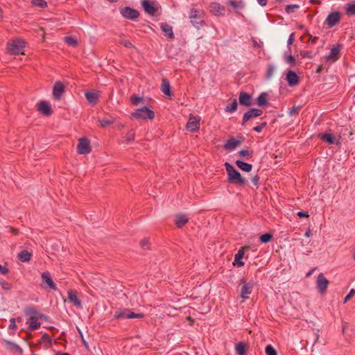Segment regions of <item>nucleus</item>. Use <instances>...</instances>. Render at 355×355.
Returning <instances> with one entry per match:
<instances>
[{"label":"nucleus","instance_id":"30","mask_svg":"<svg viewBox=\"0 0 355 355\" xmlns=\"http://www.w3.org/2000/svg\"><path fill=\"white\" fill-rule=\"evenodd\" d=\"M19 259L23 262L29 261L31 257V254L27 250H23L18 254Z\"/></svg>","mask_w":355,"mask_h":355},{"label":"nucleus","instance_id":"61","mask_svg":"<svg viewBox=\"0 0 355 355\" xmlns=\"http://www.w3.org/2000/svg\"><path fill=\"white\" fill-rule=\"evenodd\" d=\"M297 107H292L291 110H290V114L291 115H293V114H295L297 113Z\"/></svg>","mask_w":355,"mask_h":355},{"label":"nucleus","instance_id":"16","mask_svg":"<svg viewBox=\"0 0 355 355\" xmlns=\"http://www.w3.org/2000/svg\"><path fill=\"white\" fill-rule=\"evenodd\" d=\"M143 8L145 12L150 15H155L157 12L155 3L148 0H144L141 2Z\"/></svg>","mask_w":355,"mask_h":355},{"label":"nucleus","instance_id":"47","mask_svg":"<svg viewBox=\"0 0 355 355\" xmlns=\"http://www.w3.org/2000/svg\"><path fill=\"white\" fill-rule=\"evenodd\" d=\"M300 6L297 4L288 5L286 7V11L287 13H291L294 12V10L298 8Z\"/></svg>","mask_w":355,"mask_h":355},{"label":"nucleus","instance_id":"13","mask_svg":"<svg viewBox=\"0 0 355 355\" xmlns=\"http://www.w3.org/2000/svg\"><path fill=\"white\" fill-rule=\"evenodd\" d=\"M262 113H263L262 110H261L259 109H256V108L250 109V110H248L247 112H245L244 114L243 117V121H242V125H244L248 121H249L250 119H252L253 117H257V116H261L262 114Z\"/></svg>","mask_w":355,"mask_h":355},{"label":"nucleus","instance_id":"14","mask_svg":"<svg viewBox=\"0 0 355 355\" xmlns=\"http://www.w3.org/2000/svg\"><path fill=\"white\" fill-rule=\"evenodd\" d=\"M121 14L123 17L130 19H135L139 17V12L137 10L129 7L123 8L121 10Z\"/></svg>","mask_w":355,"mask_h":355},{"label":"nucleus","instance_id":"24","mask_svg":"<svg viewBox=\"0 0 355 355\" xmlns=\"http://www.w3.org/2000/svg\"><path fill=\"white\" fill-rule=\"evenodd\" d=\"M85 95L89 103L93 105L96 103L99 98V94L97 92H88Z\"/></svg>","mask_w":355,"mask_h":355},{"label":"nucleus","instance_id":"8","mask_svg":"<svg viewBox=\"0 0 355 355\" xmlns=\"http://www.w3.org/2000/svg\"><path fill=\"white\" fill-rule=\"evenodd\" d=\"M78 153L81 155L89 154L91 150L90 141L85 138H80L78 140L77 146Z\"/></svg>","mask_w":355,"mask_h":355},{"label":"nucleus","instance_id":"6","mask_svg":"<svg viewBox=\"0 0 355 355\" xmlns=\"http://www.w3.org/2000/svg\"><path fill=\"white\" fill-rule=\"evenodd\" d=\"M114 318V319L142 318L144 315L142 313H133L130 309H125L115 311Z\"/></svg>","mask_w":355,"mask_h":355},{"label":"nucleus","instance_id":"48","mask_svg":"<svg viewBox=\"0 0 355 355\" xmlns=\"http://www.w3.org/2000/svg\"><path fill=\"white\" fill-rule=\"evenodd\" d=\"M141 100H142V98L137 96H133L131 97V99H130L132 104H133L135 105H138L141 102Z\"/></svg>","mask_w":355,"mask_h":355},{"label":"nucleus","instance_id":"32","mask_svg":"<svg viewBox=\"0 0 355 355\" xmlns=\"http://www.w3.org/2000/svg\"><path fill=\"white\" fill-rule=\"evenodd\" d=\"M170 88H171V87H170L169 82L168 80H166V79H163L162 80V87H161L162 92L164 94L170 96L171 95Z\"/></svg>","mask_w":355,"mask_h":355},{"label":"nucleus","instance_id":"3","mask_svg":"<svg viewBox=\"0 0 355 355\" xmlns=\"http://www.w3.org/2000/svg\"><path fill=\"white\" fill-rule=\"evenodd\" d=\"M191 23L197 29H199L204 24L205 12L202 10L191 8L189 13Z\"/></svg>","mask_w":355,"mask_h":355},{"label":"nucleus","instance_id":"25","mask_svg":"<svg viewBox=\"0 0 355 355\" xmlns=\"http://www.w3.org/2000/svg\"><path fill=\"white\" fill-rule=\"evenodd\" d=\"M189 221V218L184 214H178L175 216V223L178 227L180 228Z\"/></svg>","mask_w":355,"mask_h":355},{"label":"nucleus","instance_id":"57","mask_svg":"<svg viewBox=\"0 0 355 355\" xmlns=\"http://www.w3.org/2000/svg\"><path fill=\"white\" fill-rule=\"evenodd\" d=\"M0 272L3 275H6L8 272V269L6 266L0 265Z\"/></svg>","mask_w":355,"mask_h":355},{"label":"nucleus","instance_id":"27","mask_svg":"<svg viewBox=\"0 0 355 355\" xmlns=\"http://www.w3.org/2000/svg\"><path fill=\"white\" fill-rule=\"evenodd\" d=\"M236 164L241 170L245 172H250L252 168V164H248L241 160H237Z\"/></svg>","mask_w":355,"mask_h":355},{"label":"nucleus","instance_id":"59","mask_svg":"<svg viewBox=\"0 0 355 355\" xmlns=\"http://www.w3.org/2000/svg\"><path fill=\"white\" fill-rule=\"evenodd\" d=\"M42 340L44 341H46V342H49L51 343V338L49 337V335H47L46 334H44L43 336H42Z\"/></svg>","mask_w":355,"mask_h":355},{"label":"nucleus","instance_id":"18","mask_svg":"<svg viewBox=\"0 0 355 355\" xmlns=\"http://www.w3.org/2000/svg\"><path fill=\"white\" fill-rule=\"evenodd\" d=\"M38 110L44 116H50L52 113L51 105L49 102L43 101L38 103Z\"/></svg>","mask_w":355,"mask_h":355},{"label":"nucleus","instance_id":"22","mask_svg":"<svg viewBox=\"0 0 355 355\" xmlns=\"http://www.w3.org/2000/svg\"><path fill=\"white\" fill-rule=\"evenodd\" d=\"M160 28L162 32L164 33V35L167 36L169 39L172 40L174 38L173 28L171 25L166 23H162L160 26Z\"/></svg>","mask_w":355,"mask_h":355},{"label":"nucleus","instance_id":"9","mask_svg":"<svg viewBox=\"0 0 355 355\" xmlns=\"http://www.w3.org/2000/svg\"><path fill=\"white\" fill-rule=\"evenodd\" d=\"M341 15L339 12H333L328 15L327 17L324 24L328 28H332L339 23L340 20Z\"/></svg>","mask_w":355,"mask_h":355},{"label":"nucleus","instance_id":"55","mask_svg":"<svg viewBox=\"0 0 355 355\" xmlns=\"http://www.w3.org/2000/svg\"><path fill=\"white\" fill-rule=\"evenodd\" d=\"M239 155H241V157H245V156H250L251 155V153L248 150H241L239 152Z\"/></svg>","mask_w":355,"mask_h":355},{"label":"nucleus","instance_id":"63","mask_svg":"<svg viewBox=\"0 0 355 355\" xmlns=\"http://www.w3.org/2000/svg\"><path fill=\"white\" fill-rule=\"evenodd\" d=\"M304 236L306 237H310L311 236V230H308L305 234H304Z\"/></svg>","mask_w":355,"mask_h":355},{"label":"nucleus","instance_id":"15","mask_svg":"<svg viewBox=\"0 0 355 355\" xmlns=\"http://www.w3.org/2000/svg\"><path fill=\"white\" fill-rule=\"evenodd\" d=\"M42 280L44 284H46V286L51 289L55 291L57 289L56 285L53 282L51 274L49 271H45L41 275Z\"/></svg>","mask_w":355,"mask_h":355},{"label":"nucleus","instance_id":"43","mask_svg":"<svg viewBox=\"0 0 355 355\" xmlns=\"http://www.w3.org/2000/svg\"><path fill=\"white\" fill-rule=\"evenodd\" d=\"M0 285L3 289L7 291L10 290L12 288V285L10 283L5 281L1 278H0Z\"/></svg>","mask_w":355,"mask_h":355},{"label":"nucleus","instance_id":"7","mask_svg":"<svg viewBox=\"0 0 355 355\" xmlns=\"http://www.w3.org/2000/svg\"><path fill=\"white\" fill-rule=\"evenodd\" d=\"M200 121L199 116L190 114L186 125L187 129L191 132H197L200 129Z\"/></svg>","mask_w":355,"mask_h":355},{"label":"nucleus","instance_id":"23","mask_svg":"<svg viewBox=\"0 0 355 355\" xmlns=\"http://www.w3.org/2000/svg\"><path fill=\"white\" fill-rule=\"evenodd\" d=\"M241 141L234 138L229 139L224 145V148L228 150H232L241 145Z\"/></svg>","mask_w":355,"mask_h":355},{"label":"nucleus","instance_id":"2","mask_svg":"<svg viewBox=\"0 0 355 355\" xmlns=\"http://www.w3.org/2000/svg\"><path fill=\"white\" fill-rule=\"evenodd\" d=\"M225 168L228 175V180L231 183L238 184L240 185H244L246 183V180L241 175L240 173L238 172L233 166L228 162L225 164Z\"/></svg>","mask_w":355,"mask_h":355},{"label":"nucleus","instance_id":"11","mask_svg":"<svg viewBox=\"0 0 355 355\" xmlns=\"http://www.w3.org/2000/svg\"><path fill=\"white\" fill-rule=\"evenodd\" d=\"M64 92V86L60 81L55 83L53 87L52 96L55 101H60Z\"/></svg>","mask_w":355,"mask_h":355},{"label":"nucleus","instance_id":"53","mask_svg":"<svg viewBox=\"0 0 355 355\" xmlns=\"http://www.w3.org/2000/svg\"><path fill=\"white\" fill-rule=\"evenodd\" d=\"M300 53H301V55L303 58H313L312 52H310V51H301Z\"/></svg>","mask_w":355,"mask_h":355},{"label":"nucleus","instance_id":"46","mask_svg":"<svg viewBox=\"0 0 355 355\" xmlns=\"http://www.w3.org/2000/svg\"><path fill=\"white\" fill-rule=\"evenodd\" d=\"M135 132L133 131H129L125 136L124 138L128 142L132 141L135 139Z\"/></svg>","mask_w":355,"mask_h":355},{"label":"nucleus","instance_id":"62","mask_svg":"<svg viewBox=\"0 0 355 355\" xmlns=\"http://www.w3.org/2000/svg\"><path fill=\"white\" fill-rule=\"evenodd\" d=\"M319 330L318 329L317 331L315 334V340H314V344H315L319 339V334H318Z\"/></svg>","mask_w":355,"mask_h":355},{"label":"nucleus","instance_id":"17","mask_svg":"<svg viewBox=\"0 0 355 355\" xmlns=\"http://www.w3.org/2000/svg\"><path fill=\"white\" fill-rule=\"evenodd\" d=\"M286 80L290 87H294L299 84L300 78L297 73L293 71H288L286 76Z\"/></svg>","mask_w":355,"mask_h":355},{"label":"nucleus","instance_id":"64","mask_svg":"<svg viewBox=\"0 0 355 355\" xmlns=\"http://www.w3.org/2000/svg\"><path fill=\"white\" fill-rule=\"evenodd\" d=\"M315 268H313V269H311V270H309V271L307 272V274H306V276L307 277H310V276L312 275V273L313 272V271L315 270Z\"/></svg>","mask_w":355,"mask_h":355},{"label":"nucleus","instance_id":"44","mask_svg":"<svg viewBox=\"0 0 355 355\" xmlns=\"http://www.w3.org/2000/svg\"><path fill=\"white\" fill-rule=\"evenodd\" d=\"M65 42L69 46H76L77 44V40L72 37H64Z\"/></svg>","mask_w":355,"mask_h":355},{"label":"nucleus","instance_id":"4","mask_svg":"<svg viewBox=\"0 0 355 355\" xmlns=\"http://www.w3.org/2000/svg\"><path fill=\"white\" fill-rule=\"evenodd\" d=\"M25 47V42L20 39H15L9 41L7 44V49L8 52L13 55L19 53L23 54V49Z\"/></svg>","mask_w":355,"mask_h":355},{"label":"nucleus","instance_id":"33","mask_svg":"<svg viewBox=\"0 0 355 355\" xmlns=\"http://www.w3.org/2000/svg\"><path fill=\"white\" fill-rule=\"evenodd\" d=\"M346 14L348 16H355V3H349L345 5Z\"/></svg>","mask_w":355,"mask_h":355},{"label":"nucleus","instance_id":"19","mask_svg":"<svg viewBox=\"0 0 355 355\" xmlns=\"http://www.w3.org/2000/svg\"><path fill=\"white\" fill-rule=\"evenodd\" d=\"M239 100L240 104L242 105L250 107L252 105V96L246 92H240Z\"/></svg>","mask_w":355,"mask_h":355},{"label":"nucleus","instance_id":"58","mask_svg":"<svg viewBox=\"0 0 355 355\" xmlns=\"http://www.w3.org/2000/svg\"><path fill=\"white\" fill-rule=\"evenodd\" d=\"M297 214L300 217H308L309 216L308 213L307 212H304V211H299V212H297Z\"/></svg>","mask_w":355,"mask_h":355},{"label":"nucleus","instance_id":"35","mask_svg":"<svg viewBox=\"0 0 355 355\" xmlns=\"http://www.w3.org/2000/svg\"><path fill=\"white\" fill-rule=\"evenodd\" d=\"M246 345L243 343H239L236 345V351L238 355H245Z\"/></svg>","mask_w":355,"mask_h":355},{"label":"nucleus","instance_id":"42","mask_svg":"<svg viewBox=\"0 0 355 355\" xmlns=\"http://www.w3.org/2000/svg\"><path fill=\"white\" fill-rule=\"evenodd\" d=\"M6 347L8 349H12V350H19L21 352V349L17 345L16 343L10 342V341H6Z\"/></svg>","mask_w":355,"mask_h":355},{"label":"nucleus","instance_id":"51","mask_svg":"<svg viewBox=\"0 0 355 355\" xmlns=\"http://www.w3.org/2000/svg\"><path fill=\"white\" fill-rule=\"evenodd\" d=\"M266 125V122H263L262 123H261L260 125H257L254 128V130L257 132H261V130H263V128Z\"/></svg>","mask_w":355,"mask_h":355},{"label":"nucleus","instance_id":"45","mask_svg":"<svg viewBox=\"0 0 355 355\" xmlns=\"http://www.w3.org/2000/svg\"><path fill=\"white\" fill-rule=\"evenodd\" d=\"M266 355H277L276 350L271 345H267L265 349Z\"/></svg>","mask_w":355,"mask_h":355},{"label":"nucleus","instance_id":"5","mask_svg":"<svg viewBox=\"0 0 355 355\" xmlns=\"http://www.w3.org/2000/svg\"><path fill=\"white\" fill-rule=\"evenodd\" d=\"M131 116L136 119H153L155 116V113L148 107H144L132 112Z\"/></svg>","mask_w":355,"mask_h":355},{"label":"nucleus","instance_id":"38","mask_svg":"<svg viewBox=\"0 0 355 355\" xmlns=\"http://www.w3.org/2000/svg\"><path fill=\"white\" fill-rule=\"evenodd\" d=\"M31 4L34 6L42 8H45L47 6V3L44 0H32Z\"/></svg>","mask_w":355,"mask_h":355},{"label":"nucleus","instance_id":"10","mask_svg":"<svg viewBox=\"0 0 355 355\" xmlns=\"http://www.w3.org/2000/svg\"><path fill=\"white\" fill-rule=\"evenodd\" d=\"M329 280L324 277L323 273H320L316 280V286L318 291L323 294L326 293L327 288L329 285Z\"/></svg>","mask_w":355,"mask_h":355},{"label":"nucleus","instance_id":"26","mask_svg":"<svg viewBox=\"0 0 355 355\" xmlns=\"http://www.w3.org/2000/svg\"><path fill=\"white\" fill-rule=\"evenodd\" d=\"M245 248H248V247H245ZM244 249L245 248L240 249L238 251L237 254L235 255L234 261L236 262V264L238 267H241L244 266V262L241 261V259H242L244 256Z\"/></svg>","mask_w":355,"mask_h":355},{"label":"nucleus","instance_id":"31","mask_svg":"<svg viewBox=\"0 0 355 355\" xmlns=\"http://www.w3.org/2000/svg\"><path fill=\"white\" fill-rule=\"evenodd\" d=\"M339 52L340 49L338 47H334L331 49V51L329 54L327 55V58L328 60H335L338 58Z\"/></svg>","mask_w":355,"mask_h":355},{"label":"nucleus","instance_id":"20","mask_svg":"<svg viewBox=\"0 0 355 355\" xmlns=\"http://www.w3.org/2000/svg\"><path fill=\"white\" fill-rule=\"evenodd\" d=\"M209 7L210 12L215 15H223L225 13V7L220 6L218 3H211Z\"/></svg>","mask_w":355,"mask_h":355},{"label":"nucleus","instance_id":"49","mask_svg":"<svg viewBox=\"0 0 355 355\" xmlns=\"http://www.w3.org/2000/svg\"><path fill=\"white\" fill-rule=\"evenodd\" d=\"M140 245L142 248L148 249L149 248V241L147 239H144L141 241Z\"/></svg>","mask_w":355,"mask_h":355},{"label":"nucleus","instance_id":"21","mask_svg":"<svg viewBox=\"0 0 355 355\" xmlns=\"http://www.w3.org/2000/svg\"><path fill=\"white\" fill-rule=\"evenodd\" d=\"M68 299L69 300L76 306L80 307L81 302L78 297V295L76 291H69L68 293Z\"/></svg>","mask_w":355,"mask_h":355},{"label":"nucleus","instance_id":"1","mask_svg":"<svg viewBox=\"0 0 355 355\" xmlns=\"http://www.w3.org/2000/svg\"><path fill=\"white\" fill-rule=\"evenodd\" d=\"M26 316L28 317L26 324L31 330H36L41 326L40 320L45 319L46 316L38 313L34 308H28L25 311Z\"/></svg>","mask_w":355,"mask_h":355},{"label":"nucleus","instance_id":"29","mask_svg":"<svg viewBox=\"0 0 355 355\" xmlns=\"http://www.w3.org/2000/svg\"><path fill=\"white\" fill-rule=\"evenodd\" d=\"M320 138L322 140V141H324L327 143H329V144H333L335 143V139H334V136L330 134V133H324V134H321L320 135Z\"/></svg>","mask_w":355,"mask_h":355},{"label":"nucleus","instance_id":"12","mask_svg":"<svg viewBox=\"0 0 355 355\" xmlns=\"http://www.w3.org/2000/svg\"><path fill=\"white\" fill-rule=\"evenodd\" d=\"M241 282L243 285L241 290V297L243 300H245L249 298V295L252 293L254 284L252 283H246L244 279H241Z\"/></svg>","mask_w":355,"mask_h":355},{"label":"nucleus","instance_id":"41","mask_svg":"<svg viewBox=\"0 0 355 355\" xmlns=\"http://www.w3.org/2000/svg\"><path fill=\"white\" fill-rule=\"evenodd\" d=\"M272 238V236L270 234L266 233V234H262L260 236V241L263 243H268L269 241H270Z\"/></svg>","mask_w":355,"mask_h":355},{"label":"nucleus","instance_id":"54","mask_svg":"<svg viewBox=\"0 0 355 355\" xmlns=\"http://www.w3.org/2000/svg\"><path fill=\"white\" fill-rule=\"evenodd\" d=\"M16 320L15 318H11L10 320V325L9 329H17V325L15 324Z\"/></svg>","mask_w":355,"mask_h":355},{"label":"nucleus","instance_id":"60","mask_svg":"<svg viewBox=\"0 0 355 355\" xmlns=\"http://www.w3.org/2000/svg\"><path fill=\"white\" fill-rule=\"evenodd\" d=\"M258 3L261 6H265L267 4L268 0H257Z\"/></svg>","mask_w":355,"mask_h":355},{"label":"nucleus","instance_id":"52","mask_svg":"<svg viewBox=\"0 0 355 355\" xmlns=\"http://www.w3.org/2000/svg\"><path fill=\"white\" fill-rule=\"evenodd\" d=\"M294 40H295V33H292L290 35H289V37L288 39V49L290 50L291 49V47L290 46L293 44V42H294Z\"/></svg>","mask_w":355,"mask_h":355},{"label":"nucleus","instance_id":"50","mask_svg":"<svg viewBox=\"0 0 355 355\" xmlns=\"http://www.w3.org/2000/svg\"><path fill=\"white\" fill-rule=\"evenodd\" d=\"M355 294V290L351 289L349 293L347 295V296L345 297L344 302H347L348 300H349Z\"/></svg>","mask_w":355,"mask_h":355},{"label":"nucleus","instance_id":"36","mask_svg":"<svg viewBox=\"0 0 355 355\" xmlns=\"http://www.w3.org/2000/svg\"><path fill=\"white\" fill-rule=\"evenodd\" d=\"M238 107V103L236 99H234L230 105L226 106L225 111L227 112H234L236 110Z\"/></svg>","mask_w":355,"mask_h":355},{"label":"nucleus","instance_id":"34","mask_svg":"<svg viewBox=\"0 0 355 355\" xmlns=\"http://www.w3.org/2000/svg\"><path fill=\"white\" fill-rule=\"evenodd\" d=\"M267 104V94L261 93L257 98V105L259 106H264Z\"/></svg>","mask_w":355,"mask_h":355},{"label":"nucleus","instance_id":"37","mask_svg":"<svg viewBox=\"0 0 355 355\" xmlns=\"http://www.w3.org/2000/svg\"><path fill=\"white\" fill-rule=\"evenodd\" d=\"M284 60L286 63L289 64L292 67L295 64V58L291 54H287V53H284Z\"/></svg>","mask_w":355,"mask_h":355},{"label":"nucleus","instance_id":"28","mask_svg":"<svg viewBox=\"0 0 355 355\" xmlns=\"http://www.w3.org/2000/svg\"><path fill=\"white\" fill-rule=\"evenodd\" d=\"M115 121L113 116L105 117L101 119H98L101 127L105 128L109 125L112 124Z\"/></svg>","mask_w":355,"mask_h":355},{"label":"nucleus","instance_id":"39","mask_svg":"<svg viewBox=\"0 0 355 355\" xmlns=\"http://www.w3.org/2000/svg\"><path fill=\"white\" fill-rule=\"evenodd\" d=\"M119 42L121 45L124 46L126 48H134L135 47L130 40H125V39L123 38L122 37H120Z\"/></svg>","mask_w":355,"mask_h":355},{"label":"nucleus","instance_id":"56","mask_svg":"<svg viewBox=\"0 0 355 355\" xmlns=\"http://www.w3.org/2000/svg\"><path fill=\"white\" fill-rule=\"evenodd\" d=\"M230 5L233 8H236L241 6V3L239 1H230Z\"/></svg>","mask_w":355,"mask_h":355},{"label":"nucleus","instance_id":"40","mask_svg":"<svg viewBox=\"0 0 355 355\" xmlns=\"http://www.w3.org/2000/svg\"><path fill=\"white\" fill-rule=\"evenodd\" d=\"M275 70V67L274 65H272V64L268 65L267 73L266 75V79H270L272 77Z\"/></svg>","mask_w":355,"mask_h":355}]
</instances>
